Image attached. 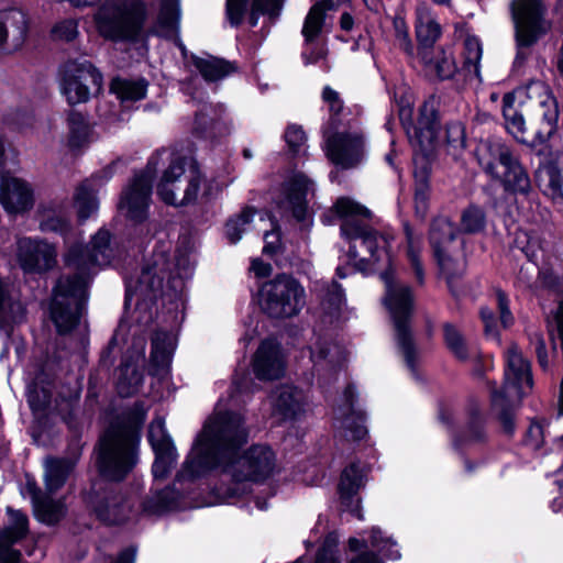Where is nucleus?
<instances>
[{
	"instance_id": "obj_57",
	"label": "nucleus",
	"mask_w": 563,
	"mask_h": 563,
	"mask_svg": "<svg viewBox=\"0 0 563 563\" xmlns=\"http://www.w3.org/2000/svg\"><path fill=\"white\" fill-rule=\"evenodd\" d=\"M393 26L395 31L396 45L408 56L412 57L415 47L405 19L400 15H396L393 20Z\"/></svg>"
},
{
	"instance_id": "obj_28",
	"label": "nucleus",
	"mask_w": 563,
	"mask_h": 563,
	"mask_svg": "<svg viewBox=\"0 0 563 563\" xmlns=\"http://www.w3.org/2000/svg\"><path fill=\"white\" fill-rule=\"evenodd\" d=\"M180 5L179 0H161L159 11L150 34L173 40L184 49L179 37Z\"/></svg>"
},
{
	"instance_id": "obj_1",
	"label": "nucleus",
	"mask_w": 563,
	"mask_h": 563,
	"mask_svg": "<svg viewBox=\"0 0 563 563\" xmlns=\"http://www.w3.org/2000/svg\"><path fill=\"white\" fill-rule=\"evenodd\" d=\"M194 273L188 253L178 251L169 261L164 251L155 253L151 265L143 268L146 286L143 287V320L151 331L148 374L153 398L163 396L162 384L167 378L176 347L175 330L184 319V290L186 280Z\"/></svg>"
},
{
	"instance_id": "obj_16",
	"label": "nucleus",
	"mask_w": 563,
	"mask_h": 563,
	"mask_svg": "<svg viewBox=\"0 0 563 563\" xmlns=\"http://www.w3.org/2000/svg\"><path fill=\"white\" fill-rule=\"evenodd\" d=\"M356 391L349 385L333 409L335 433L347 441H362L367 435L366 415L356 406Z\"/></svg>"
},
{
	"instance_id": "obj_10",
	"label": "nucleus",
	"mask_w": 563,
	"mask_h": 563,
	"mask_svg": "<svg viewBox=\"0 0 563 563\" xmlns=\"http://www.w3.org/2000/svg\"><path fill=\"white\" fill-rule=\"evenodd\" d=\"M258 295L263 312L273 319L296 317L306 306L305 287L288 274H278L265 282Z\"/></svg>"
},
{
	"instance_id": "obj_47",
	"label": "nucleus",
	"mask_w": 563,
	"mask_h": 563,
	"mask_svg": "<svg viewBox=\"0 0 563 563\" xmlns=\"http://www.w3.org/2000/svg\"><path fill=\"white\" fill-rule=\"evenodd\" d=\"M110 91L124 104L135 102L141 98L139 81L115 77L111 80Z\"/></svg>"
},
{
	"instance_id": "obj_21",
	"label": "nucleus",
	"mask_w": 563,
	"mask_h": 563,
	"mask_svg": "<svg viewBox=\"0 0 563 563\" xmlns=\"http://www.w3.org/2000/svg\"><path fill=\"white\" fill-rule=\"evenodd\" d=\"M118 165L119 162H112L76 187L73 200L80 222L97 213L99 208L97 192L113 177Z\"/></svg>"
},
{
	"instance_id": "obj_7",
	"label": "nucleus",
	"mask_w": 563,
	"mask_h": 563,
	"mask_svg": "<svg viewBox=\"0 0 563 563\" xmlns=\"http://www.w3.org/2000/svg\"><path fill=\"white\" fill-rule=\"evenodd\" d=\"M531 387L530 363L522 356L518 346L511 344L506 352L503 386L498 389L495 383H489L492 411L497 416L506 433H514L515 410Z\"/></svg>"
},
{
	"instance_id": "obj_60",
	"label": "nucleus",
	"mask_w": 563,
	"mask_h": 563,
	"mask_svg": "<svg viewBox=\"0 0 563 563\" xmlns=\"http://www.w3.org/2000/svg\"><path fill=\"white\" fill-rule=\"evenodd\" d=\"M97 516L100 520L109 523V525H118L125 520V507L118 504H107L106 506L99 507L97 510Z\"/></svg>"
},
{
	"instance_id": "obj_45",
	"label": "nucleus",
	"mask_w": 563,
	"mask_h": 563,
	"mask_svg": "<svg viewBox=\"0 0 563 563\" xmlns=\"http://www.w3.org/2000/svg\"><path fill=\"white\" fill-rule=\"evenodd\" d=\"M367 471L356 463H351L341 474L339 493H357L365 487Z\"/></svg>"
},
{
	"instance_id": "obj_50",
	"label": "nucleus",
	"mask_w": 563,
	"mask_h": 563,
	"mask_svg": "<svg viewBox=\"0 0 563 563\" xmlns=\"http://www.w3.org/2000/svg\"><path fill=\"white\" fill-rule=\"evenodd\" d=\"M486 227V214L478 206H470L461 214V231L466 234H476Z\"/></svg>"
},
{
	"instance_id": "obj_33",
	"label": "nucleus",
	"mask_w": 563,
	"mask_h": 563,
	"mask_svg": "<svg viewBox=\"0 0 563 563\" xmlns=\"http://www.w3.org/2000/svg\"><path fill=\"white\" fill-rule=\"evenodd\" d=\"M334 9L335 3L333 0L318 1L310 8L308 14L305 18L301 30V34L307 44L318 38L324 25L325 12L332 11Z\"/></svg>"
},
{
	"instance_id": "obj_54",
	"label": "nucleus",
	"mask_w": 563,
	"mask_h": 563,
	"mask_svg": "<svg viewBox=\"0 0 563 563\" xmlns=\"http://www.w3.org/2000/svg\"><path fill=\"white\" fill-rule=\"evenodd\" d=\"M444 341L448 349L461 361L468 358V350L462 333L451 323L443 325Z\"/></svg>"
},
{
	"instance_id": "obj_63",
	"label": "nucleus",
	"mask_w": 563,
	"mask_h": 563,
	"mask_svg": "<svg viewBox=\"0 0 563 563\" xmlns=\"http://www.w3.org/2000/svg\"><path fill=\"white\" fill-rule=\"evenodd\" d=\"M327 56V49L323 45L316 43V41L303 44V51L301 57L305 65L317 64L320 60H324Z\"/></svg>"
},
{
	"instance_id": "obj_56",
	"label": "nucleus",
	"mask_w": 563,
	"mask_h": 563,
	"mask_svg": "<svg viewBox=\"0 0 563 563\" xmlns=\"http://www.w3.org/2000/svg\"><path fill=\"white\" fill-rule=\"evenodd\" d=\"M415 177L417 179V187L415 190V210L417 217L424 219L428 211V185H427V172L422 170L418 173L415 170Z\"/></svg>"
},
{
	"instance_id": "obj_55",
	"label": "nucleus",
	"mask_w": 563,
	"mask_h": 563,
	"mask_svg": "<svg viewBox=\"0 0 563 563\" xmlns=\"http://www.w3.org/2000/svg\"><path fill=\"white\" fill-rule=\"evenodd\" d=\"M52 391L49 388L33 383L27 387V402L36 415L43 413L49 406Z\"/></svg>"
},
{
	"instance_id": "obj_25",
	"label": "nucleus",
	"mask_w": 563,
	"mask_h": 563,
	"mask_svg": "<svg viewBox=\"0 0 563 563\" xmlns=\"http://www.w3.org/2000/svg\"><path fill=\"white\" fill-rule=\"evenodd\" d=\"M7 511L10 525L0 530V563H19L21 554L12 545L26 536L29 520L20 510L8 507Z\"/></svg>"
},
{
	"instance_id": "obj_53",
	"label": "nucleus",
	"mask_w": 563,
	"mask_h": 563,
	"mask_svg": "<svg viewBox=\"0 0 563 563\" xmlns=\"http://www.w3.org/2000/svg\"><path fill=\"white\" fill-rule=\"evenodd\" d=\"M483 48L479 38L476 36H467L464 40V68L468 73H473L479 78V60L482 58Z\"/></svg>"
},
{
	"instance_id": "obj_64",
	"label": "nucleus",
	"mask_w": 563,
	"mask_h": 563,
	"mask_svg": "<svg viewBox=\"0 0 563 563\" xmlns=\"http://www.w3.org/2000/svg\"><path fill=\"white\" fill-rule=\"evenodd\" d=\"M53 34L56 38L73 41L78 34V24L74 19L63 20L53 27Z\"/></svg>"
},
{
	"instance_id": "obj_37",
	"label": "nucleus",
	"mask_w": 563,
	"mask_h": 563,
	"mask_svg": "<svg viewBox=\"0 0 563 563\" xmlns=\"http://www.w3.org/2000/svg\"><path fill=\"white\" fill-rule=\"evenodd\" d=\"M484 420L479 413L472 415L465 429L454 439V446L460 451L474 450L486 441Z\"/></svg>"
},
{
	"instance_id": "obj_22",
	"label": "nucleus",
	"mask_w": 563,
	"mask_h": 563,
	"mask_svg": "<svg viewBox=\"0 0 563 563\" xmlns=\"http://www.w3.org/2000/svg\"><path fill=\"white\" fill-rule=\"evenodd\" d=\"M147 440L155 453V461L152 465L153 476L155 479H164L178 457L176 446L166 431L164 418L158 417L152 421L148 427Z\"/></svg>"
},
{
	"instance_id": "obj_32",
	"label": "nucleus",
	"mask_w": 563,
	"mask_h": 563,
	"mask_svg": "<svg viewBox=\"0 0 563 563\" xmlns=\"http://www.w3.org/2000/svg\"><path fill=\"white\" fill-rule=\"evenodd\" d=\"M310 358L314 368L320 371L335 372L344 361L341 346L325 339H318L310 346Z\"/></svg>"
},
{
	"instance_id": "obj_15",
	"label": "nucleus",
	"mask_w": 563,
	"mask_h": 563,
	"mask_svg": "<svg viewBox=\"0 0 563 563\" xmlns=\"http://www.w3.org/2000/svg\"><path fill=\"white\" fill-rule=\"evenodd\" d=\"M526 95L536 107L537 122L532 125V145L545 143L556 131L559 108L549 87L540 80L526 86Z\"/></svg>"
},
{
	"instance_id": "obj_8",
	"label": "nucleus",
	"mask_w": 563,
	"mask_h": 563,
	"mask_svg": "<svg viewBox=\"0 0 563 563\" xmlns=\"http://www.w3.org/2000/svg\"><path fill=\"white\" fill-rule=\"evenodd\" d=\"M476 157L485 174L500 183L506 191L521 195L530 191V177L506 143L497 139L482 141Z\"/></svg>"
},
{
	"instance_id": "obj_20",
	"label": "nucleus",
	"mask_w": 563,
	"mask_h": 563,
	"mask_svg": "<svg viewBox=\"0 0 563 563\" xmlns=\"http://www.w3.org/2000/svg\"><path fill=\"white\" fill-rule=\"evenodd\" d=\"M327 156L342 168H353L365 157V140L360 132H341L325 139Z\"/></svg>"
},
{
	"instance_id": "obj_26",
	"label": "nucleus",
	"mask_w": 563,
	"mask_h": 563,
	"mask_svg": "<svg viewBox=\"0 0 563 563\" xmlns=\"http://www.w3.org/2000/svg\"><path fill=\"white\" fill-rule=\"evenodd\" d=\"M272 412L279 420H295L305 411L306 396L302 390L284 385L271 395Z\"/></svg>"
},
{
	"instance_id": "obj_3",
	"label": "nucleus",
	"mask_w": 563,
	"mask_h": 563,
	"mask_svg": "<svg viewBox=\"0 0 563 563\" xmlns=\"http://www.w3.org/2000/svg\"><path fill=\"white\" fill-rule=\"evenodd\" d=\"M114 256L111 234L101 228L89 245L75 244L65 254V265L71 272L62 276L54 288L51 317L59 333L73 330L80 320L87 301V286L97 266L108 265Z\"/></svg>"
},
{
	"instance_id": "obj_40",
	"label": "nucleus",
	"mask_w": 563,
	"mask_h": 563,
	"mask_svg": "<svg viewBox=\"0 0 563 563\" xmlns=\"http://www.w3.org/2000/svg\"><path fill=\"white\" fill-rule=\"evenodd\" d=\"M68 145L71 148H80L87 145L91 139V126L86 117L71 111L68 114Z\"/></svg>"
},
{
	"instance_id": "obj_42",
	"label": "nucleus",
	"mask_w": 563,
	"mask_h": 563,
	"mask_svg": "<svg viewBox=\"0 0 563 563\" xmlns=\"http://www.w3.org/2000/svg\"><path fill=\"white\" fill-rule=\"evenodd\" d=\"M141 388V373L137 364L124 362L119 368L117 382L118 394L121 397H130L135 395Z\"/></svg>"
},
{
	"instance_id": "obj_52",
	"label": "nucleus",
	"mask_w": 563,
	"mask_h": 563,
	"mask_svg": "<svg viewBox=\"0 0 563 563\" xmlns=\"http://www.w3.org/2000/svg\"><path fill=\"white\" fill-rule=\"evenodd\" d=\"M254 214V209L245 208L239 216L228 220L225 224V235L230 243L235 244L241 240L242 234L247 230Z\"/></svg>"
},
{
	"instance_id": "obj_44",
	"label": "nucleus",
	"mask_w": 563,
	"mask_h": 563,
	"mask_svg": "<svg viewBox=\"0 0 563 563\" xmlns=\"http://www.w3.org/2000/svg\"><path fill=\"white\" fill-rule=\"evenodd\" d=\"M286 0H252L249 23L256 26L261 15L266 16L271 23L278 20Z\"/></svg>"
},
{
	"instance_id": "obj_48",
	"label": "nucleus",
	"mask_w": 563,
	"mask_h": 563,
	"mask_svg": "<svg viewBox=\"0 0 563 563\" xmlns=\"http://www.w3.org/2000/svg\"><path fill=\"white\" fill-rule=\"evenodd\" d=\"M22 312L21 302L12 298L9 285L0 277V319L14 322Z\"/></svg>"
},
{
	"instance_id": "obj_29",
	"label": "nucleus",
	"mask_w": 563,
	"mask_h": 563,
	"mask_svg": "<svg viewBox=\"0 0 563 563\" xmlns=\"http://www.w3.org/2000/svg\"><path fill=\"white\" fill-rule=\"evenodd\" d=\"M415 31L419 44L418 52L433 48L434 43L440 38L442 29L431 8L420 2L415 10Z\"/></svg>"
},
{
	"instance_id": "obj_36",
	"label": "nucleus",
	"mask_w": 563,
	"mask_h": 563,
	"mask_svg": "<svg viewBox=\"0 0 563 563\" xmlns=\"http://www.w3.org/2000/svg\"><path fill=\"white\" fill-rule=\"evenodd\" d=\"M34 516L41 522L54 525L65 515V506L60 499L53 495H32Z\"/></svg>"
},
{
	"instance_id": "obj_24",
	"label": "nucleus",
	"mask_w": 563,
	"mask_h": 563,
	"mask_svg": "<svg viewBox=\"0 0 563 563\" xmlns=\"http://www.w3.org/2000/svg\"><path fill=\"white\" fill-rule=\"evenodd\" d=\"M286 361L280 345L274 340H264L256 350L252 368L256 378L274 380L285 373Z\"/></svg>"
},
{
	"instance_id": "obj_58",
	"label": "nucleus",
	"mask_w": 563,
	"mask_h": 563,
	"mask_svg": "<svg viewBox=\"0 0 563 563\" xmlns=\"http://www.w3.org/2000/svg\"><path fill=\"white\" fill-rule=\"evenodd\" d=\"M339 538L335 533H329L319 550L314 563H340L338 554Z\"/></svg>"
},
{
	"instance_id": "obj_46",
	"label": "nucleus",
	"mask_w": 563,
	"mask_h": 563,
	"mask_svg": "<svg viewBox=\"0 0 563 563\" xmlns=\"http://www.w3.org/2000/svg\"><path fill=\"white\" fill-rule=\"evenodd\" d=\"M321 305L328 314L338 312L344 301V292L336 282L321 283L318 287Z\"/></svg>"
},
{
	"instance_id": "obj_41",
	"label": "nucleus",
	"mask_w": 563,
	"mask_h": 563,
	"mask_svg": "<svg viewBox=\"0 0 563 563\" xmlns=\"http://www.w3.org/2000/svg\"><path fill=\"white\" fill-rule=\"evenodd\" d=\"M71 468L73 464L67 460L49 459L46 461L44 478L48 493H54L64 486Z\"/></svg>"
},
{
	"instance_id": "obj_11",
	"label": "nucleus",
	"mask_w": 563,
	"mask_h": 563,
	"mask_svg": "<svg viewBox=\"0 0 563 563\" xmlns=\"http://www.w3.org/2000/svg\"><path fill=\"white\" fill-rule=\"evenodd\" d=\"M99 34L113 42H132L141 31V0H109L95 14Z\"/></svg>"
},
{
	"instance_id": "obj_59",
	"label": "nucleus",
	"mask_w": 563,
	"mask_h": 563,
	"mask_svg": "<svg viewBox=\"0 0 563 563\" xmlns=\"http://www.w3.org/2000/svg\"><path fill=\"white\" fill-rule=\"evenodd\" d=\"M285 141L288 150L294 155L305 152L306 134L298 125H289L285 132Z\"/></svg>"
},
{
	"instance_id": "obj_51",
	"label": "nucleus",
	"mask_w": 563,
	"mask_h": 563,
	"mask_svg": "<svg viewBox=\"0 0 563 563\" xmlns=\"http://www.w3.org/2000/svg\"><path fill=\"white\" fill-rule=\"evenodd\" d=\"M540 187L551 192L553 197L561 195L562 177L560 170L552 164L539 167L536 174Z\"/></svg>"
},
{
	"instance_id": "obj_62",
	"label": "nucleus",
	"mask_w": 563,
	"mask_h": 563,
	"mask_svg": "<svg viewBox=\"0 0 563 563\" xmlns=\"http://www.w3.org/2000/svg\"><path fill=\"white\" fill-rule=\"evenodd\" d=\"M249 0H227V18L232 26L242 23Z\"/></svg>"
},
{
	"instance_id": "obj_12",
	"label": "nucleus",
	"mask_w": 563,
	"mask_h": 563,
	"mask_svg": "<svg viewBox=\"0 0 563 563\" xmlns=\"http://www.w3.org/2000/svg\"><path fill=\"white\" fill-rule=\"evenodd\" d=\"M151 506L143 512L165 515L172 511L211 507L217 505H238L251 511V505L258 510L267 509L266 495H153Z\"/></svg>"
},
{
	"instance_id": "obj_14",
	"label": "nucleus",
	"mask_w": 563,
	"mask_h": 563,
	"mask_svg": "<svg viewBox=\"0 0 563 563\" xmlns=\"http://www.w3.org/2000/svg\"><path fill=\"white\" fill-rule=\"evenodd\" d=\"M102 86V74L87 59L68 60L60 68L59 90L70 106L87 102Z\"/></svg>"
},
{
	"instance_id": "obj_23",
	"label": "nucleus",
	"mask_w": 563,
	"mask_h": 563,
	"mask_svg": "<svg viewBox=\"0 0 563 563\" xmlns=\"http://www.w3.org/2000/svg\"><path fill=\"white\" fill-rule=\"evenodd\" d=\"M0 205L9 213H21L34 205L33 189L25 180L0 173Z\"/></svg>"
},
{
	"instance_id": "obj_4",
	"label": "nucleus",
	"mask_w": 563,
	"mask_h": 563,
	"mask_svg": "<svg viewBox=\"0 0 563 563\" xmlns=\"http://www.w3.org/2000/svg\"><path fill=\"white\" fill-rule=\"evenodd\" d=\"M165 166L156 185L157 196L166 205L180 208L210 201L219 191L213 179L201 170L189 153L176 148L157 150L147 161L146 173Z\"/></svg>"
},
{
	"instance_id": "obj_61",
	"label": "nucleus",
	"mask_w": 563,
	"mask_h": 563,
	"mask_svg": "<svg viewBox=\"0 0 563 563\" xmlns=\"http://www.w3.org/2000/svg\"><path fill=\"white\" fill-rule=\"evenodd\" d=\"M446 143L448 145L455 150L460 151L465 147L466 139L464 126L459 122H453L448 124L445 132Z\"/></svg>"
},
{
	"instance_id": "obj_38",
	"label": "nucleus",
	"mask_w": 563,
	"mask_h": 563,
	"mask_svg": "<svg viewBox=\"0 0 563 563\" xmlns=\"http://www.w3.org/2000/svg\"><path fill=\"white\" fill-rule=\"evenodd\" d=\"M406 235V256L415 272L416 279L419 284L424 282V268L422 263L423 239L422 235L415 233L412 228L406 223L404 225Z\"/></svg>"
},
{
	"instance_id": "obj_43",
	"label": "nucleus",
	"mask_w": 563,
	"mask_h": 563,
	"mask_svg": "<svg viewBox=\"0 0 563 563\" xmlns=\"http://www.w3.org/2000/svg\"><path fill=\"white\" fill-rule=\"evenodd\" d=\"M40 229L43 232H54L66 236L71 229L70 220L67 213L56 212L54 202L43 209Z\"/></svg>"
},
{
	"instance_id": "obj_30",
	"label": "nucleus",
	"mask_w": 563,
	"mask_h": 563,
	"mask_svg": "<svg viewBox=\"0 0 563 563\" xmlns=\"http://www.w3.org/2000/svg\"><path fill=\"white\" fill-rule=\"evenodd\" d=\"M418 57L426 73L440 80L451 79L457 71L456 62L451 49H424L418 52Z\"/></svg>"
},
{
	"instance_id": "obj_35",
	"label": "nucleus",
	"mask_w": 563,
	"mask_h": 563,
	"mask_svg": "<svg viewBox=\"0 0 563 563\" xmlns=\"http://www.w3.org/2000/svg\"><path fill=\"white\" fill-rule=\"evenodd\" d=\"M120 212L135 227L141 223V176L134 175L131 184L123 190L119 203Z\"/></svg>"
},
{
	"instance_id": "obj_49",
	"label": "nucleus",
	"mask_w": 563,
	"mask_h": 563,
	"mask_svg": "<svg viewBox=\"0 0 563 563\" xmlns=\"http://www.w3.org/2000/svg\"><path fill=\"white\" fill-rule=\"evenodd\" d=\"M369 545L389 560L400 559L396 541L386 536L378 527H373L369 530Z\"/></svg>"
},
{
	"instance_id": "obj_13",
	"label": "nucleus",
	"mask_w": 563,
	"mask_h": 563,
	"mask_svg": "<svg viewBox=\"0 0 563 563\" xmlns=\"http://www.w3.org/2000/svg\"><path fill=\"white\" fill-rule=\"evenodd\" d=\"M517 56L515 65L523 64L526 49L533 46L551 29L547 19V8L540 0H515L512 2Z\"/></svg>"
},
{
	"instance_id": "obj_27",
	"label": "nucleus",
	"mask_w": 563,
	"mask_h": 563,
	"mask_svg": "<svg viewBox=\"0 0 563 563\" xmlns=\"http://www.w3.org/2000/svg\"><path fill=\"white\" fill-rule=\"evenodd\" d=\"M439 134V119L433 100L427 101L420 108L419 119L415 128V135L410 136L412 143L418 145L424 154L434 147Z\"/></svg>"
},
{
	"instance_id": "obj_17",
	"label": "nucleus",
	"mask_w": 563,
	"mask_h": 563,
	"mask_svg": "<svg viewBox=\"0 0 563 563\" xmlns=\"http://www.w3.org/2000/svg\"><path fill=\"white\" fill-rule=\"evenodd\" d=\"M459 229L446 217L440 216L432 220L429 242L441 273L451 279L463 272V265L453 258L450 246L457 235Z\"/></svg>"
},
{
	"instance_id": "obj_18",
	"label": "nucleus",
	"mask_w": 563,
	"mask_h": 563,
	"mask_svg": "<svg viewBox=\"0 0 563 563\" xmlns=\"http://www.w3.org/2000/svg\"><path fill=\"white\" fill-rule=\"evenodd\" d=\"M312 190V181L303 174H294L282 185L274 201L283 213H290L297 221L303 222L308 216L307 196Z\"/></svg>"
},
{
	"instance_id": "obj_31",
	"label": "nucleus",
	"mask_w": 563,
	"mask_h": 563,
	"mask_svg": "<svg viewBox=\"0 0 563 563\" xmlns=\"http://www.w3.org/2000/svg\"><path fill=\"white\" fill-rule=\"evenodd\" d=\"M29 20L20 9H10L0 12V45L11 38L14 46L21 45L27 34Z\"/></svg>"
},
{
	"instance_id": "obj_6",
	"label": "nucleus",
	"mask_w": 563,
	"mask_h": 563,
	"mask_svg": "<svg viewBox=\"0 0 563 563\" xmlns=\"http://www.w3.org/2000/svg\"><path fill=\"white\" fill-rule=\"evenodd\" d=\"M140 420L124 419L112 424L100 438L97 466L110 482L123 481L137 463Z\"/></svg>"
},
{
	"instance_id": "obj_34",
	"label": "nucleus",
	"mask_w": 563,
	"mask_h": 563,
	"mask_svg": "<svg viewBox=\"0 0 563 563\" xmlns=\"http://www.w3.org/2000/svg\"><path fill=\"white\" fill-rule=\"evenodd\" d=\"M516 93L507 92L503 97V115L507 131L520 143H528L523 115L515 106Z\"/></svg>"
},
{
	"instance_id": "obj_2",
	"label": "nucleus",
	"mask_w": 563,
	"mask_h": 563,
	"mask_svg": "<svg viewBox=\"0 0 563 563\" xmlns=\"http://www.w3.org/2000/svg\"><path fill=\"white\" fill-rule=\"evenodd\" d=\"M244 418L232 411H217L205 423L190 453L177 472L175 483L189 484L217 466L235 483L263 482L275 468V454L265 445H253L242 456L247 442Z\"/></svg>"
},
{
	"instance_id": "obj_5",
	"label": "nucleus",
	"mask_w": 563,
	"mask_h": 563,
	"mask_svg": "<svg viewBox=\"0 0 563 563\" xmlns=\"http://www.w3.org/2000/svg\"><path fill=\"white\" fill-rule=\"evenodd\" d=\"M334 210L342 219L341 234L351 243L347 265L336 267L338 277L345 278L354 269L367 271L368 266L389 263L388 235L379 233L368 224L372 213L367 208L342 197L336 200Z\"/></svg>"
},
{
	"instance_id": "obj_9",
	"label": "nucleus",
	"mask_w": 563,
	"mask_h": 563,
	"mask_svg": "<svg viewBox=\"0 0 563 563\" xmlns=\"http://www.w3.org/2000/svg\"><path fill=\"white\" fill-rule=\"evenodd\" d=\"M382 279L386 287L384 303L394 323L397 346L405 358L407 367L415 374L417 349L410 328V319L413 310L411 290L408 286L396 283L391 272L383 273Z\"/></svg>"
},
{
	"instance_id": "obj_39",
	"label": "nucleus",
	"mask_w": 563,
	"mask_h": 563,
	"mask_svg": "<svg viewBox=\"0 0 563 563\" xmlns=\"http://www.w3.org/2000/svg\"><path fill=\"white\" fill-rule=\"evenodd\" d=\"M194 66L207 81L221 80L234 71V66L231 63L213 56L195 57Z\"/></svg>"
},
{
	"instance_id": "obj_19",
	"label": "nucleus",
	"mask_w": 563,
	"mask_h": 563,
	"mask_svg": "<svg viewBox=\"0 0 563 563\" xmlns=\"http://www.w3.org/2000/svg\"><path fill=\"white\" fill-rule=\"evenodd\" d=\"M16 257L25 273L41 274L55 267L57 250L43 239L22 238L18 241Z\"/></svg>"
}]
</instances>
